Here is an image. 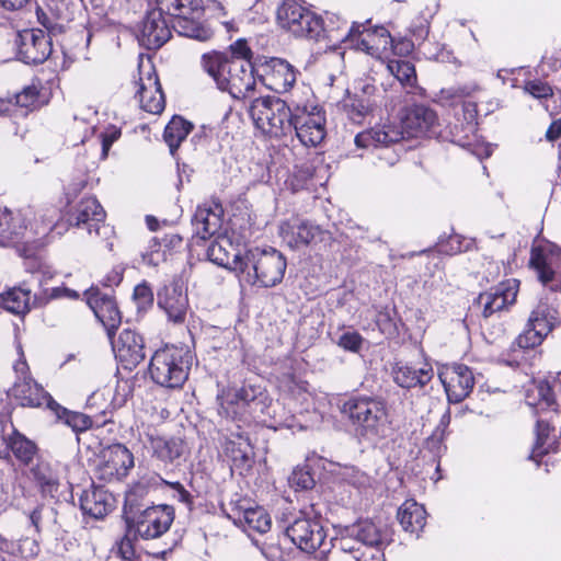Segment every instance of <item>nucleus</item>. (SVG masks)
Masks as SVG:
<instances>
[{"label":"nucleus","mask_w":561,"mask_h":561,"mask_svg":"<svg viewBox=\"0 0 561 561\" xmlns=\"http://www.w3.org/2000/svg\"><path fill=\"white\" fill-rule=\"evenodd\" d=\"M435 112L424 105H414L404 111L400 124L386 123L356 135L355 144L359 148L380 147L396 144L405 138L428 136L435 126Z\"/></svg>","instance_id":"obj_1"},{"label":"nucleus","mask_w":561,"mask_h":561,"mask_svg":"<svg viewBox=\"0 0 561 561\" xmlns=\"http://www.w3.org/2000/svg\"><path fill=\"white\" fill-rule=\"evenodd\" d=\"M201 62L218 89L228 92L233 99L252 98L256 82L251 61L229 59L224 53L213 51L204 54Z\"/></svg>","instance_id":"obj_2"},{"label":"nucleus","mask_w":561,"mask_h":561,"mask_svg":"<svg viewBox=\"0 0 561 561\" xmlns=\"http://www.w3.org/2000/svg\"><path fill=\"white\" fill-rule=\"evenodd\" d=\"M341 412L348 419L360 439L377 442L387 436L390 421L387 402L382 398L352 397L343 403Z\"/></svg>","instance_id":"obj_3"},{"label":"nucleus","mask_w":561,"mask_h":561,"mask_svg":"<svg viewBox=\"0 0 561 561\" xmlns=\"http://www.w3.org/2000/svg\"><path fill=\"white\" fill-rule=\"evenodd\" d=\"M192 362L193 355L186 347L165 345L151 356L149 374L157 385L179 389L188 378Z\"/></svg>","instance_id":"obj_4"},{"label":"nucleus","mask_w":561,"mask_h":561,"mask_svg":"<svg viewBox=\"0 0 561 561\" xmlns=\"http://www.w3.org/2000/svg\"><path fill=\"white\" fill-rule=\"evenodd\" d=\"M243 265L239 275L241 282L268 288L282 282L287 263L275 249L254 248L245 252Z\"/></svg>","instance_id":"obj_5"},{"label":"nucleus","mask_w":561,"mask_h":561,"mask_svg":"<svg viewBox=\"0 0 561 561\" xmlns=\"http://www.w3.org/2000/svg\"><path fill=\"white\" fill-rule=\"evenodd\" d=\"M249 114L256 128L270 137L285 136L293 129L295 114L288 104L277 96L254 99L249 106Z\"/></svg>","instance_id":"obj_6"},{"label":"nucleus","mask_w":561,"mask_h":561,"mask_svg":"<svg viewBox=\"0 0 561 561\" xmlns=\"http://www.w3.org/2000/svg\"><path fill=\"white\" fill-rule=\"evenodd\" d=\"M156 11L171 18L172 28L182 36L206 41L209 30L202 26L199 20L204 13L203 0H156Z\"/></svg>","instance_id":"obj_7"},{"label":"nucleus","mask_w":561,"mask_h":561,"mask_svg":"<svg viewBox=\"0 0 561 561\" xmlns=\"http://www.w3.org/2000/svg\"><path fill=\"white\" fill-rule=\"evenodd\" d=\"M278 25L297 37L318 41L324 32L323 20L306 8L301 0H284L277 9Z\"/></svg>","instance_id":"obj_8"},{"label":"nucleus","mask_w":561,"mask_h":561,"mask_svg":"<svg viewBox=\"0 0 561 561\" xmlns=\"http://www.w3.org/2000/svg\"><path fill=\"white\" fill-rule=\"evenodd\" d=\"M558 323V311L552 306L540 301L533 310L526 329L516 339L520 348H534L540 345L543 339Z\"/></svg>","instance_id":"obj_9"},{"label":"nucleus","mask_w":561,"mask_h":561,"mask_svg":"<svg viewBox=\"0 0 561 561\" xmlns=\"http://www.w3.org/2000/svg\"><path fill=\"white\" fill-rule=\"evenodd\" d=\"M174 519V510L169 505L147 507L136 517H125L126 525L134 528L142 539H154L163 535Z\"/></svg>","instance_id":"obj_10"},{"label":"nucleus","mask_w":561,"mask_h":561,"mask_svg":"<svg viewBox=\"0 0 561 561\" xmlns=\"http://www.w3.org/2000/svg\"><path fill=\"white\" fill-rule=\"evenodd\" d=\"M519 289V280L515 278L501 282L486 291L481 293L474 300L483 318H490L497 312L507 310L516 301Z\"/></svg>","instance_id":"obj_11"},{"label":"nucleus","mask_w":561,"mask_h":561,"mask_svg":"<svg viewBox=\"0 0 561 561\" xmlns=\"http://www.w3.org/2000/svg\"><path fill=\"white\" fill-rule=\"evenodd\" d=\"M285 534L293 543L305 552H313L327 537L321 523L305 515L296 517L285 526Z\"/></svg>","instance_id":"obj_12"},{"label":"nucleus","mask_w":561,"mask_h":561,"mask_svg":"<svg viewBox=\"0 0 561 561\" xmlns=\"http://www.w3.org/2000/svg\"><path fill=\"white\" fill-rule=\"evenodd\" d=\"M19 58L25 64H41L51 54L49 35L41 28H26L15 37Z\"/></svg>","instance_id":"obj_13"},{"label":"nucleus","mask_w":561,"mask_h":561,"mask_svg":"<svg viewBox=\"0 0 561 561\" xmlns=\"http://www.w3.org/2000/svg\"><path fill=\"white\" fill-rule=\"evenodd\" d=\"M450 402L458 403L466 399L474 385L471 369L462 364L445 366L438 374Z\"/></svg>","instance_id":"obj_14"},{"label":"nucleus","mask_w":561,"mask_h":561,"mask_svg":"<svg viewBox=\"0 0 561 561\" xmlns=\"http://www.w3.org/2000/svg\"><path fill=\"white\" fill-rule=\"evenodd\" d=\"M529 265L543 285L552 283L558 275H561V249L550 242L534 247Z\"/></svg>","instance_id":"obj_15"},{"label":"nucleus","mask_w":561,"mask_h":561,"mask_svg":"<svg viewBox=\"0 0 561 561\" xmlns=\"http://www.w3.org/2000/svg\"><path fill=\"white\" fill-rule=\"evenodd\" d=\"M84 296L96 319L105 328L108 337L112 339L114 330L118 328L122 321L121 312L114 298L108 293H102L95 287L89 288Z\"/></svg>","instance_id":"obj_16"},{"label":"nucleus","mask_w":561,"mask_h":561,"mask_svg":"<svg viewBox=\"0 0 561 561\" xmlns=\"http://www.w3.org/2000/svg\"><path fill=\"white\" fill-rule=\"evenodd\" d=\"M158 307L164 311L168 320L174 324L185 322L190 308L186 289L173 282L158 291Z\"/></svg>","instance_id":"obj_17"},{"label":"nucleus","mask_w":561,"mask_h":561,"mask_svg":"<svg viewBox=\"0 0 561 561\" xmlns=\"http://www.w3.org/2000/svg\"><path fill=\"white\" fill-rule=\"evenodd\" d=\"M110 340L115 356L124 368L133 369L145 359V341L136 331L124 329L116 340Z\"/></svg>","instance_id":"obj_18"},{"label":"nucleus","mask_w":561,"mask_h":561,"mask_svg":"<svg viewBox=\"0 0 561 561\" xmlns=\"http://www.w3.org/2000/svg\"><path fill=\"white\" fill-rule=\"evenodd\" d=\"M171 37V27L160 11L151 10L138 27L137 38L147 49H158Z\"/></svg>","instance_id":"obj_19"},{"label":"nucleus","mask_w":561,"mask_h":561,"mask_svg":"<svg viewBox=\"0 0 561 561\" xmlns=\"http://www.w3.org/2000/svg\"><path fill=\"white\" fill-rule=\"evenodd\" d=\"M137 84L136 98L140 107L148 113L160 114L164 108L165 101L154 69L149 67L145 72L140 68V78Z\"/></svg>","instance_id":"obj_20"},{"label":"nucleus","mask_w":561,"mask_h":561,"mask_svg":"<svg viewBox=\"0 0 561 561\" xmlns=\"http://www.w3.org/2000/svg\"><path fill=\"white\" fill-rule=\"evenodd\" d=\"M293 128L300 142L306 147H317L325 137V118L320 111L307 112L304 110L295 114Z\"/></svg>","instance_id":"obj_21"},{"label":"nucleus","mask_w":561,"mask_h":561,"mask_svg":"<svg viewBox=\"0 0 561 561\" xmlns=\"http://www.w3.org/2000/svg\"><path fill=\"white\" fill-rule=\"evenodd\" d=\"M207 257L213 263L231 270L240 275L243 271L244 255L238 244H234L226 234H218L207 249Z\"/></svg>","instance_id":"obj_22"},{"label":"nucleus","mask_w":561,"mask_h":561,"mask_svg":"<svg viewBox=\"0 0 561 561\" xmlns=\"http://www.w3.org/2000/svg\"><path fill=\"white\" fill-rule=\"evenodd\" d=\"M105 211L95 197H85L80 201L75 210L69 215V222L78 228L85 227L89 233H101V229H107L103 225Z\"/></svg>","instance_id":"obj_23"},{"label":"nucleus","mask_w":561,"mask_h":561,"mask_svg":"<svg viewBox=\"0 0 561 561\" xmlns=\"http://www.w3.org/2000/svg\"><path fill=\"white\" fill-rule=\"evenodd\" d=\"M139 439L146 447L151 449L153 456L165 463H171L179 459L185 451L183 439L175 437L165 439L159 436L154 428L149 427L140 433Z\"/></svg>","instance_id":"obj_24"},{"label":"nucleus","mask_w":561,"mask_h":561,"mask_svg":"<svg viewBox=\"0 0 561 561\" xmlns=\"http://www.w3.org/2000/svg\"><path fill=\"white\" fill-rule=\"evenodd\" d=\"M222 222L224 209L216 202L198 206L192 219L195 234L203 240L220 234Z\"/></svg>","instance_id":"obj_25"},{"label":"nucleus","mask_w":561,"mask_h":561,"mask_svg":"<svg viewBox=\"0 0 561 561\" xmlns=\"http://www.w3.org/2000/svg\"><path fill=\"white\" fill-rule=\"evenodd\" d=\"M298 71L287 60L273 57L266 62L263 76L267 88L276 93L288 92L297 81Z\"/></svg>","instance_id":"obj_26"},{"label":"nucleus","mask_w":561,"mask_h":561,"mask_svg":"<svg viewBox=\"0 0 561 561\" xmlns=\"http://www.w3.org/2000/svg\"><path fill=\"white\" fill-rule=\"evenodd\" d=\"M104 458L105 461L101 470L108 479H122L126 477L129 470L134 467L133 454L122 444L111 446L106 450Z\"/></svg>","instance_id":"obj_27"},{"label":"nucleus","mask_w":561,"mask_h":561,"mask_svg":"<svg viewBox=\"0 0 561 561\" xmlns=\"http://www.w3.org/2000/svg\"><path fill=\"white\" fill-rule=\"evenodd\" d=\"M350 534L358 542L368 548H375L377 551H381L391 540L386 528L368 519L360 520L353 525L350 529Z\"/></svg>","instance_id":"obj_28"},{"label":"nucleus","mask_w":561,"mask_h":561,"mask_svg":"<svg viewBox=\"0 0 561 561\" xmlns=\"http://www.w3.org/2000/svg\"><path fill=\"white\" fill-rule=\"evenodd\" d=\"M79 501L81 510L94 518H102L113 507L112 495L102 486L93 484L82 492Z\"/></svg>","instance_id":"obj_29"},{"label":"nucleus","mask_w":561,"mask_h":561,"mask_svg":"<svg viewBox=\"0 0 561 561\" xmlns=\"http://www.w3.org/2000/svg\"><path fill=\"white\" fill-rule=\"evenodd\" d=\"M31 289L24 286L13 287L3 294H0V308L14 314H24L30 311L31 306H43L47 302L42 298L34 296L31 302Z\"/></svg>","instance_id":"obj_30"},{"label":"nucleus","mask_w":561,"mask_h":561,"mask_svg":"<svg viewBox=\"0 0 561 561\" xmlns=\"http://www.w3.org/2000/svg\"><path fill=\"white\" fill-rule=\"evenodd\" d=\"M12 394L23 407L50 408V401H55L33 378L22 381H14Z\"/></svg>","instance_id":"obj_31"},{"label":"nucleus","mask_w":561,"mask_h":561,"mask_svg":"<svg viewBox=\"0 0 561 561\" xmlns=\"http://www.w3.org/2000/svg\"><path fill=\"white\" fill-rule=\"evenodd\" d=\"M393 381L401 388L424 387L433 377V368L424 364L420 368L397 364L392 370Z\"/></svg>","instance_id":"obj_32"},{"label":"nucleus","mask_w":561,"mask_h":561,"mask_svg":"<svg viewBox=\"0 0 561 561\" xmlns=\"http://www.w3.org/2000/svg\"><path fill=\"white\" fill-rule=\"evenodd\" d=\"M525 400L527 405L534 408L536 413L556 411V398L550 383L546 380L530 382L526 388Z\"/></svg>","instance_id":"obj_33"},{"label":"nucleus","mask_w":561,"mask_h":561,"mask_svg":"<svg viewBox=\"0 0 561 561\" xmlns=\"http://www.w3.org/2000/svg\"><path fill=\"white\" fill-rule=\"evenodd\" d=\"M557 448L558 437L554 428L548 422L538 419L536 423V443L528 458L539 465L541 457Z\"/></svg>","instance_id":"obj_34"},{"label":"nucleus","mask_w":561,"mask_h":561,"mask_svg":"<svg viewBox=\"0 0 561 561\" xmlns=\"http://www.w3.org/2000/svg\"><path fill=\"white\" fill-rule=\"evenodd\" d=\"M398 520L405 531L417 534L425 526V508L415 501L408 500L398 510Z\"/></svg>","instance_id":"obj_35"},{"label":"nucleus","mask_w":561,"mask_h":561,"mask_svg":"<svg viewBox=\"0 0 561 561\" xmlns=\"http://www.w3.org/2000/svg\"><path fill=\"white\" fill-rule=\"evenodd\" d=\"M58 420L62 421L67 426L71 427L75 432H84L92 426H101L106 424V420L98 422L93 420L92 416H89L81 412L70 411L64 407H61L56 401H50V408Z\"/></svg>","instance_id":"obj_36"},{"label":"nucleus","mask_w":561,"mask_h":561,"mask_svg":"<svg viewBox=\"0 0 561 561\" xmlns=\"http://www.w3.org/2000/svg\"><path fill=\"white\" fill-rule=\"evenodd\" d=\"M112 397L113 393L110 388L94 391L87 400V408L91 411L89 416L98 422L106 420L107 423L110 421L107 416L112 415L115 409Z\"/></svg>","instance_id":"obj_37"},{"label":"nucleus","mask_w":561,"mask_h":561,"mask_svg":"<svg viewBox=\"0 0 561 561\" xmlns=\"http://www.w3.org/2000/svg\"><path fill=\"white\" fill-rule=\"evenodd\" d=\"M11 434H7L8 451L12 450L13 455L23 463L28 465L33 461L37 447L34 442L19 433L13 426Z\"/></svg>","instance_id":"obj_38"},{"label":"nucleus","mask_w":561,"mask_h":561,"mask_svg":"<svg viewBox=\"0 0 561 561\" xmlns=\"http://www.w3.org/2000/svg\"><path fill=\"white\" fill-rule=\"evenodd\" d=\"M342 107L350 121L362 124L373 110V103L366 95L348 94L342 101Z\"/></svg>","instance_id":"obj_39"},{"label":"nucleus","mask_w":561,"mask_h":561,"mask_svg":"<svg viewBox=\"0 0 561 561\" xmlns=\"http://www.w3.org/2000/svg\"><path fill=\"white\" fill-rule=\"evenodd\" d=\"M238 522L250 530L264 534L271 528V518L263 507H245L238 512Z\"/></svg>","instance_id":"obj_40"},{"label":"nucleus","mask_w":561,"mask_h":561,"mask_svg":"<svg viewBox=\"0 0 561 561\" xmlns=\"http://www.w3.org/2000/svg\"><path fill=\"white\" fill-rule=\"evenodd\" d=\"M193 128L192 123L181 116H173L164 128V140L168 144L171 153L180 147L181 142L187 137Z\"/></svg>","instance_id":"obj_41"},{"label":"nucleus","mask_w":561,"mask_h":561,"mask_svg":"<svg viewBox=\"0 0 561 561\" xmlns=\"http://www.w3.org/2000/svg\"><path fill=\"white\" fill-rule=\"evenodd\" d=\"M236 402H242L247 405H253V410L257 409L263 412L267 405L268 396L261 386H254L250 383L243 385L234 392Z\"/></svg>","instance_id":"obj_42"},{"label":"nucleus","mask_w":561,"mask_h":561,"mask_svg":"<svg viewBox=\"0 0 561 561\" xmlns=\"http://www.w3.org/2000/svg\"><path fill=\"white\" fill-rule=\"evenodd\" d=\"M251 446L249 438L237 434L236 438H228L225 444V453L236 466L245 465L250 460Z\"/></svg>","instance_id":"obj_43"},{"label":"nucleus","mask_w":561,"mask_h":561,"mask_svg":"<svg viewBox=\"0 0 561 561\" xmlns=\"http://www.w3.org/2000/svg\"><path fill=\"white\" fill-rule=\"evenodd\" d=\"M387 69L393 75L403 87L416 88V71L412 62L408 60L391 59Z\"/></svg>","instance_id":"obj_44"},{"label":"nucleus","mask_w":561,"mask_h":561,"mask_svg":"<svg viewBox=\"0 0 561 561\" xmlns=\"http://www.w3.org/2000/svg\"><path fill=\"white\" fill-rule=\"evenodd\" d=\"M290 229L295 245H307L316 240H322V229L310 222L301 221L300 224L290 227Z\"/></svg>","instance_id":"obj_45"},{"label":"nucleus","mask_w":561,"mask_h":561,"mask_svg":"<svg viewBox=\"0 0 561 561\" xmlns=\"http://www.w3.org/2000/svg\"><path fill=\"white\" fill-rule=\"evenodd\" d=\"M139 537L138 534H135V530L129 525H126L125 535L117 543V549L119 556L127 561H131L135 557V548L134 541Z\"/></svg>","instance_id":"obj_46"},{"label":"nucleus","mask_w":561,"mask_h":561,"mask_svg":"<svg viewBox=\"0 0 561 561\" xmlns=\"http://www.w3.org/2000/svg\"><path fill=\"white\" fill-rule=\"evenodd\" d=\"M20 221L21 220L19 217H13L11 213H4L0 217L1 234L10 240L16 239L23 229L22 225H20Z\"/></svg>","instance_id":"obj_47"},{"label":"nucleus","mask_w":561,"mask_h":561,"mask_svg":"<svg viewBox=\"0 0 561 561\" xmlns=\"http://www.w3.org/2000/svg\"><path fill=\"white\" fill-rule=\"evenodd\" d=\"M363 342L364 339L358 332L345 331L340 335L336 344L345 351L357 353L360 350Z\"/></svg>","instance_id":"obj_48"},{"label":"nucleus","mask_w":561,"mask_h":561,"mask_svg":"<svg viewBox=\"0 0 561 561\" xmlns=\"http://www.w3.org/2000/svg\"><path fill=\"white\" fill-rule=\"evenodd\" d=\"M479 90H480V87L477 83L471 82V83H466L462 85H456V87H450V88L444 89V90H442V94L444 95V98H446L448 100H459V99L470 96Z\"/></svg>","instance_id":"obj_49"},{"label":"nucleus","mask_w":561,"mask_h":561,"mask_svg":"<svg viewBox=\"0 0 561 561\" xmlns=\"http://www.w3.org/2000/svg\"><path fill=\"white\" fill-rule=\"evenodd\" d=\"M289 483L297 489L308 490L313 486L314 480L308 470L296 468L289 477Z\"/></svg>","instance_id":"obj_50"},{"label":"nucleus","mask_w":561,"mask_h":561,"mask_svg":"<svg viewBox=\"0 0 561 561\" xmlns=\"http://www.w3.org/2000/svg\"><path fill=\"white\" fill-rule=\"evenodd\" d=\"M134 299L137 302L138 309L146 310L153 304V293L147 283L137 285L134 289Z\"/></svg>","instance_id":"obj_51"},{"label":"nucleus","mask_w":561,"mask_h":561,"mask_svg":"<svg viewBox=\"0 0 561 561\" xmlns=\"http://www.w3.org/2000/svg\"><path fill=\"white\" fill-rule=\"evenodd\" d=\"M525 91L536 99H548L553 95L552 88L540 80H531L525 83Z\"/></svg>","instance_id":"obj_52"},{"label":"nucleus","mask_w":561,"mask_h":561,"mask_svg":"<svg viewBox=\"0 0 561 561\" xmlns=\"http://www.w3.org/2000/svg\"><path fill=\"white\" fill-rule=\"evenodd\" d=\"M38 91L35 87H26L14 96L15 104L21 107H32L37 103Z\"/></svg>","instance_id":"obj_53"},{"label":"nucleus","mask_w":561,"mask_h":561,"mask_svg":"<svg viewBox=\"0 0 561 561\" xmlns=\"http://www.w3.org/2000/svg\"><path fill=\"white\" fill-rule=\"evenodd\" d=\"M231 56L229 59H247L251 61L252 58V51L250 47L248 46L247 41L244 39H238L232 45H230Z\"/></svg>","instance_id":"obj_54"},{"label":"nucleus","mask_w":561,"mask_h":561,"mask_svg":"<svg viewBox=\"0 0 561 561\" xmlns=\"http://www.w3.org/2000/svg\"><path fill=\"white\" fill-rule=\"evenodd\" d=\"M121 137V130L111 128L102 134V157L106 158L111 146Z\"/></svg>","instance_id":"obj_55"},{"label":"nucleus","mask_w":561,"mask_h":561,"mask_svg":"<svg viewBox=\"0 0 561 561\" xmlns=\"http://www.w3.org/2000/svg\"><path fill=\"white\" fill-rule=\"evenodd\" d=\"M9 427H12L11 421L7 416H1L0 417V457H4L8 455L7 431Z\"/></svg>","instance_id":"obj_56"},{"label":"nucleus","mask_w":561,"mask_h":561,"mask_svg":"<svg viewBox=\"0 0 561 561\" xmlns=\"http://www.w3.org/2000/svg\"><path fill=\"white\" fill-rule=\"evenodd\" d=\"M173 490V497L184 504H192V495L180 482H165Z\"/></svg>","instance_id":"obj_57"},{"label":"nucleus","mask_w":561,"mask_h":561,"mask_svg":"<svg viewBox=\"0 0 561 561\" xmlns=\"http://www.w3.org/2000/svg\"><path fill=\"white\" fill-rule=\"evenodd\" d=\"M13 369H14V373H15V376H16L15 381H22V380H27V379L32 378V376L30 374L28 365H27V363H26V360L24 358L23 359H19L14 364Z\"/></svg>","instance_id":"obj_58"},{"label":"nucleus","mask_w":561,"mask_h":561,"mask_svg":"<svg viewBox=\"0 0 561 561\" xmlns=\"http://www.w3.org/2000/svg\"><path fill=\"white\" fill-rule=\"evenodd\" d=\"M365 31V25L362 23H353V25L346 31L345 35L341 38L342 42H354L355 36L360 37Z\"/></svg>","instance_id":"obj_59"},{"label":"nucleus","mask_w":561,"mask_h":561,"mask_svg":"<svg viewBox=\"0 0 561 561\" xmlns=\"http://www.w3.org/2000/svg\"><path fill=\"white\" fill-rule=\"evenodd\" d=\"M561 137V118L553 121L546 131L549 141H556Z\"/></svg>","instance_id":"obj_60"},{"label":"nucleus","mask_w":561,"mask_h":561,"mask_svg":"<svg viewBox=\"0 0 561 561\" xmlns=\"http://www.w3.org/2000/svg\"><path fill=\"white\" fill-rule=\"evenodd\" d=\"M43 512L44 506L39 505L36 508H34L28 515L31 524L37 533L41 531Z\"/></svg>","instance_id":"obj_61"},{"label":"nucleus","mask_w":561,"mask_h":561,"mask_svg":"<svg viewBox=\"0 0 561 561\" xmlns=\"http://www.w3.org/2000/svg\"><path fill=\"white\" fill-rule=\"evenodd\" d=\"M28 2L30 0H0V5L7 11H16L24 8Z\"/></svg>","instance_id":"obj_62"},{"label":"nucleus","mask_w":561,"mask_h":561,"mask_svg":"<svg viewBox=\"0 0 561 561\" xmlns=\"http://www.w3.org/2000/svg\"><path fill=\"white\" fill-rule=\"evenodd\" d=\"M41 485L45 492L56 491L58 488V483L54 479H41Z\"/></svg>","instance_id":"obj_63"},{"label":"nucleus","mask_w":561,"mask_h":561,"mask_svg":"<svg viewBox=\"0 0 561 561\" xmlns=\"http://www.w3.org/2000/svg\"><path fill=\"white\" fill-rule=\"evenodd\" d=\"M463 107H465L466 113H468L469 118L472 119L474 117V115L477 114L476 104L468 102V103H465Z\"/></svg>","instance_id":"obj_64"}]
</instances>
